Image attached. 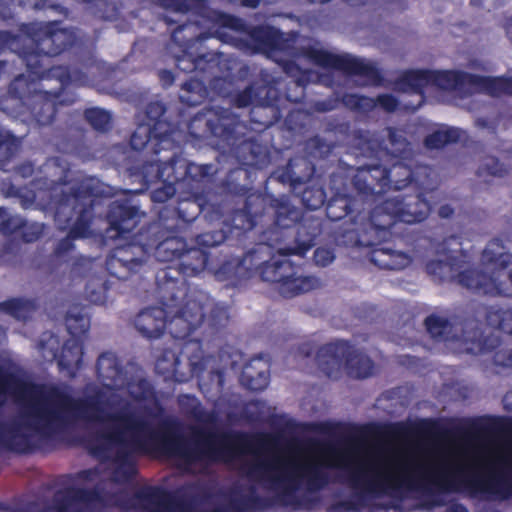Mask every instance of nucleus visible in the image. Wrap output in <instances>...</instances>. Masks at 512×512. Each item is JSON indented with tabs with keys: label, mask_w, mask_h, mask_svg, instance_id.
<instances>
[{
	"label": "nucleus",
	"mask_w": 512,
	"mask_h": 512,
	"mask_svg": "<svg viewBox=\"0 0 512 512\" xmlns=\"http://www.w3.org/2000/svg\"><path fill=\"white\" fill-rule=\"evenodd\" d=\"M179 143L177 142V168L175 175L183 188L189 187V190L199 191L201 184L216 173V167L213 164H196L188 162L179 155Z\"/></svg>",
	"instance_id": "7c9ffc66"
},
{
	"label": "nucleus",
	"mask_w": 512,
	"mask_h": 512,
	"mask_svg": "<svg viewBox=\"0 0 512 512\" xmlns=\"http://www.w3.org/2000/svg\"><path fill=\"white\" fill-rule=\"evenodd\" d=\"M0 446L18 454H27L34 450L30 437L20 433V426L17 423L0 425Z\"/></svg>",
	"instance_id": "c9c22d12"
},
{
	"label": "nucleus",
	"mask_w": 512,
	"mask_h": 512,
	"mask_svg": "<svg viewBox=\"0 0 512 512\" xmlns=\"http://www.w3.org/2000/svg\"><path fill=\"white\" fill-rule=\"evenodd\" d=\"M427 332L431 338L438 342L457 343L467 353H479L487 350L493 341L483 338L482 322L478 319H465L460 323V333L456 324L448 318L431 314L424 321Z\"/></svg>",
	"instance_id": "f3484780"
},
{
	"label": "nucleus",
	"mask_w": 512,
	"mask_h": 512,
	"mask_svg": "<svg viewBox=\"0 0 512 512\" xmlns=\"http://www.w3.org/2000/svg\"><path fill=\"white\" fill-rule=\"evenodd\" d=\"M480 279L479 294L512 297V268L508 273L509 284L499 280L498 271H493L489 274L482 270Z\"/></svg>",
	"instance_id": "37998d69"
},
{
	"label": "nucleus",
	"mask_w": 512,
	"mask_h": 512,
	"mask_svg": "<svg viewBox=\"0 0 512 512\" xmlns=\"http://www.w3.org/2000/svg\"><path fill=\"white\" fill-rule=\"evenodd\" d=\"M303 55L317 66L326 69H334L349 76H358L366 80L368 84L380 86L384 77L380 69L371 62L351 56L349 54L338 55L324 49L312 46L303 49Z\"/></svg>",
	"instance_id": "412c9836"
},
{
	"label": "nucleus",
	"mask_w": 512,
	"mask_h": 512,
	"mask_svg": "<svg viewBox=\"0 0 512 512\" xmlns=\"http://www.w3.org/2000/svg\"><path fill=\"white\" fill-rule=\"evenodd\" d=\"M209 18L218 29L226 28L235 32H246L248 29L247 24L242 18L222 11H211Z\"/></svg>",
	"instance_id": "13d9d810"
},
{
	"label": "nucleus",
	"mask_w": 512,
	"mask_h": 512,
	"mask_svg": "<svg viewBox=\"0 0 512 512\" xmlns=\"http://www.w3.org/2000/svg\"><path fill=\"white\" fill-rule=\"evenodd\" d=\"M474 312L476 316H484L488 326L512 336V308L478 304Z\"/></svg>",
	"instance_id": "4c0bfd02"
},
{
	"label": "nucleus",
	"mask_w": 512,
	"mask_h": 512,
	"mask_svg": "<svg viewBox=\"0 0 512 512\" xmlns=\"http://www.w3.org/2000/svg\"><path fill=\"white\" fill-rule=\"evenodd\" d=\"M288 468L297 476L306 478L309 490H320L329 482L323 464L305 463L300 465L292 461L285 462L277 456L271 460H257L247 463L241 467V470L249 479L263 481L270 488L279 490L277 500L281 505L296 507L300 504L296 497L298 482L293 473H286Z\"/></svg>",
	"instance_id": "9d476101"
},
{
	"label": "nucleus",
	"mask_w": 512,
	"mask_h": 512,
	"mask_svg": "<svg viewBox=\"0 0 512 512\" xmlns=\"http://www.w3.org/2000/svg\"><path fill=\"white\" fill-rule=\"evenodd\" d=\"M400 469L401 484L409 489L421 488L429 493L466 491L470 496L486 495L499 500L512 498V479L504 476H463L460 471L454 473L445 468L428 471L414 460L402 463Z\"/></svg>",
	"instance_id": "0eeeda50"
},
{
	"label": "nucleus",
	"mask_w": 512,
	"mask_h": 512,
	"mask_svg": "<svg viewBox=\"0 0 512 512\" xmlns=\"http://www.w3.org/2000/svg\"><path fill=\"white\" fill-rule=\"evenodd\" d=\"M95 369L99 382L107 389L120 390L125 387L127 374L115 353L110 351L101 353L97 358Z\"/></svg>",
	"instance_id": "c756f323"
},
{
	"label": "nucleus",
	"mask_w": 512,
	"mask_h": 512,
	"mask_svg": "<svg viewBox=\"0 0 512 512\" xmlns=\"http://www.w3.org/2000/svg\"><path fill=\"white\" fill-rule=\"evenodd\" d=\"M467 257L461 251L459 255H448L445 260L433 259L426 263L425 270L437 283H457L479 293L482 270L471 268Z\"/></svg>",
	"instance_id": "4be33fe9"
},
{
	"label": "nucleus",
	"mask_w": 512,
	"mask_h": 512,
	"mask_svg": "<svg viewBox=\"0 0 512 512\" xmlns=\"http://www.w3.org/2000/svg\"><path fill=\"white\" fill-rule=\"evenodd\" d=\"M357 195L361 198L362 203H359V200L356 197H353L347 193H341L338 189L334 193V195L327 201L326 205V216L329 220L333 222L341 221L346 219L347 217L350 220L352 228L343 229L336 237L335 240L338 244H343V234L347 231L358 230L361 231L364 223L369 219V214L367 216L363 215L365 210V203L371 198L365 199Z\"/></svg>",
	"instance_id": "5701e85b"
},
{
	"label": "nucleus",
	"mask_w": 512,
	"mask_h": 512,
	"mask_svg": "<svg viewBox=\"0 0 512 512\" xmlns=\"http://www.w3.org/2000/svg\"><path fill=\"white\" fill-rule=\"evenodd\" d=\"M130 389L131 396L137 401L149 400L155 395L154 387L146 378H140L136 382L126 380L125 387Z\"/></svg>",
	"instance_id": "774afa93"
},
{
	"label": "nucleus",
	"mask_w": 512,
	"mask_h": 512,
	"mask_svg": "<svg viewBox=\"0 0 512 512\" xmlns=\"http://www.w3.org/2000/svg\"><path fill=\"white\" fill-rule=\"evenodd\" d=\"M166 113V107L165 105L160 101H154L150 102L146 106L145 114L148 120H150V123H147L146 125L155 126L158 122L165 123L169 126V134L170 138L176 139V136L179 134V131L177 130L176 126L163 119V116Z\"/></svg>",
	"instance_id": "bf43d9fd"
},
{
	"label": "nucleus",
	"mask_w": 512,
	"mask_h": 512,
	"mask_svg": "<svg viewBox=\"0 0 512 512\" xmlns=\"http://www.w3.org/2000/svg\"><path fill=\"white\" fill-rule=\"evenodd\" d=\"M19 30L28 39V51H22L26 68L40 78L57 76L62 85L69 84V68L52 65V58L76 43L74 31L60 27L59 21L22 23Z\"/></svg>",
	"instance_id": "1a4fd4ad"
},
{
	"label": "nucleus",
	"mask_w": 512,
	"mask_h": 512,
	"mask_svg": "<svg viewBox=\"0 0 512 512\" xmlns=\"http://www.w3.org/2000/svg\"><path fill=\"white\" fill-rule=\"evenodd\" d=\"M299 212L297 211L295 220L291 226L292 236L287 237L282 243L285 245H296V238L305 240L306 234L300 235L299 228L302 225H313L317 233L313 240V245L303 253H282L277 247L265 244L262 239V231L259 235V242L256 247L249 250L242 258L231 257L225 260L214 272L215 278L219 281H227L228 285L237 287L241 285L242 280L251 278L254 273H258L261 280L277 285V290L284 298H292L299 294L311 291L316 287L317 279L313 276H300V267L294 265L288 259L267 261L258 257L264 249L275 250L282 256H304L316 244L317 237L321 234V222L319 219H306L298 222Z\"/></svg>",
	"instance_id": "7ed1b4c3"
},
{
	"label": "nucleus",
	"mask_w": 512,
	"mask_h": 512,
	"mask_svg": "<svg viewBox=\"0 0 512 512\" xmlns=\"http://www.w3.org/2000/svg\"><path fill=\"white\" fill-rule=\"evenodd\" d=\"M178 403L185 414L197 422L212 423L215 420L214 414L207 411L199 399L194 395H181L178 399Z\"/></svg>",
	"instance_id": "a18cd8bd"
},
{
	"label": "nucleus",
	"mask_w": 512,
	"mask_h": 512,
	"mask_svg": "<svg viewBox=\"0 0 512 512\" xmlns=\"http://www.w3.org/2000/svg\"><path fill=\"white\" fill-rule=\"evenodd\" d=\"M300 198L306 209L317 210L325 204L327 196L322 185L311 181L304 184V188L300 191Z\"/></svg>",
	"instance_id": "3c124183"
},
{
	"label": "nucleus",
	"mask_w": 512,
	"mask_h": 512,
	"mask_svg": "<svg viewBox=\"0 0 512 512\" xmlns=\"http://www.w3.org/2000/svg\"><path fill=\"white\" fill-rule=\"evenodd\" d=\"M507 77L506 76H483L471 74L470 94L487 93L491 96L507 95Z\"/></svg>",
	"instance_id": "79ce46f5"
},
{
	"label": "nucleus",
	"mask_w": 512,
	"mask_h": 512,
	"mask_svg": "<svg viewBox=\"0 0 512 512\" xmlns=\"http://www.w3.org/2000/svg\"><path fill=\"white\" fill-rule=\"evenodd\" d=\"M205 298L204 293L187 286V294L179 299V305L173 308L167 319L166 329L174 339L182 341L181 353L186 354L191 362L203 355L205 337L201 330L204 328Z\"/></svg>",
	"instance_id": "ddd939ff"
},
{
	"label": "nucleus",
	"mask_w": 512,
	"mask_h": 512,
	"mask_svg": "<svg viewBox=\"0 0 512 512\" xmlns=\"http://www.w3.org/2000/svg\"><path fill=\"white\" fill-rule=\"evenodd\" d=\"M193 144H209L236 157L243 166L261 169L269 162V152L255 137H246V126L225 108L206 107L188 122Z\"/></svg>",
	"instance_id": "39448f33"
},
{
	"label": "nucleus",
	"mask_w": 512,
	"mask_h": 512,
	"mask_svg": "<svg viewBox=\"0 0 512 512\" xmlns=\"http://www.w3.org/2000/svg\"><path fill=\"white\" fill-rule=\"evenodd\" d=\"M110 290L109 281L95 282L94 280L88 282L85 288L88 300L96 305H104L107 303Z\"/></svg>",
	"instance_id": "0e129e2a"
},
{
	"label": "nucleus",
	"mask_w": 512,
	"mask_h": 512,
	"mask_svg": "<svg viewBox=\"0 0 512 512\" xmlns=\"http://www.w3.org/2000/svg\"><path fill=\"white\" fill-rule=\"evenodd\" d=\"M105 265L108 273L118 280H127L140 270L129 263L120 261V258L112 251L108 254Z\"/></svg>",
	"instance_id": "4d7b16f0"
},
{
	"label": "nucleus",
	"mask_w": 512,
	"mask_h": 512,
	"mask_svg": "<svg viewBox=\"0 0 512 512\" xmlns=\"http://www.w3.org/2000/svg\"><path fill=\"white\" fill-rule=\"evenodd\" d=\"M413 193H404L390 197L375 205L369 211L367 220L368 233H373V238L367 235L350 233L354 243L371 245L376 241L391 235V228L397 222L407 224L420 223L427 219L431 212V204L426 197L423 186L411 188Z\"/></svg>",
	"instance_id": "9b49d317"
},
{
	"label": "nucleus",
	"mask_w": 512,
	"mask_h": 512,
	"mask_svg": "<svg viewBox=\"0 0 512 512\" xmlns=\"http://www.w3.org/2000/svg\"><path fill=\"white\" fill-rule=\"evenodd\" d=\"M354 189L365 199L376 202L390 189L402 190L421 186L415 171L406 163L397 161L387 168L381 164L363 165L352 178Z\"/></svg>",
	"instance_id": "4468645a"
},
{
	"label": "nucleus",
	"mask_w": 512,
	"mask_h": 512,
	"mask_svg": "<svg viewBox=\"0 0 512 512\" xmlns=\"http://www.w3.org/2000/svg\"><path fill=\"white\" fill-rule=\"evenodd\" d=\"M229 321L228 311L225 307L214 306L206 320L204 318V328L201 335L205 337V341H210L224 328Z\"/></svg>",
	"instance_id": "49530a36"
},
{
	"label": "nucleus",
	"mask_w": 512,
	"mask_h": 512,
	"mask_svg": "<svg viewBox=\"0 0 512 512\" xmlns=\"http://www.w3.org/2000/svg\"><path fill=\"white\" fill-rule=\"evenodd\" d=\"M133 237L135 239L125 245L115 247L112 252L120 258V261L140 269L144 264L142 256L149 252L145 228L138 235H133Z\"/></svg>",
	"instance_id": "e433bc0d"
},
{
	"label": "nucleus",
	"mask_w": 512,
	"mask_h": 512,
	"mask_svg": "<svg viewBox=\"0 0 512 512\" xmlns=\"http://www.w3.org/2000/svg\"><path fill=\"white\" fill-rule=\"evenodd\" d=\"M229 179V173L221 184L224 196L220 201H212L209 193H204L189 190V196L178 201L177 206L170 210L163 208L162 210L168 211L169 219L175 221L172 225L174 228L183 229L184 226L192 224L195 221L203 218L207 223L219 221L223 218L224 212H228L229 205H239L241 197H233L225 191L224 183Z\"/></svg>",
	"instance_id": "2eb2a0df"
},
{
	"label": "nucleus",
	"mask_w": 512,
	"mask_h": 512,
	"mask_svg": "<svg viewBox=\"0 0 512 512\" xmlns=\"http://www.w3.org/2000/svg\"><path fill=\"white\" fill-rule=\"evenodd\" d=\"M243 176L248 179V171L241 167L229 171V179L224 183L225 191L233 197H241V208L229 205L228 212L219 221H213L214 229L196 235L195 242L198 248L216 247L228 241L232 237L241 239L246 233L258 225L263 226L269 220V226L262 230V239L265 244L277 247L282 253H303L313 245L317 230L313 225H302L299 234H306L305 240L296 238V245H285L287 237L292 236L291 226L295 220L297 209L290 203L286 196L280 198L272 194L255 192L247 184L237 182Z\"/></svg>",
	"instance_id": "f03ea898"
},
{
	"label": "nucleus",
	"mask_w": 512,
	"mask_h": 512,
	"mask_svg": "<svg viewBox=\"0 0 512 512\" xmlns=\"http://www.w3.org/2000/svg\"><path fill=\"white\" fill-rule=\"evenodd\" d=\"M178 177L179 176L175 175V172H171L165 178L160 180L159 182L162 183V186L151 192L152 202L165 203L172 198L177 191L184 189L178 180Z\"/></svg>",
	"instance_id": "603ef678"
},
{
	"label": "nucleus",
	"mask_w": 512,
	"mask_h": 512,
	"mask_svg": "<svg viewBox=\"0 0 512 512\" xmlns=\"http://www.w3.org/2000/svg\"><path fill=\"white\" fill-rule=\"evenodd\" d=\"M334 148V143L327 142L319 135L309 138L305 143V150L313 158L324 159L332 153Z\"/></svg>",
	"instance_id": "680f3d73"
},
{
	"label": "nucleus",
	"mask_w": 512,
	"mask_h": 512,
	"mask_svg": "<svg viewBox=\"0 0 512 512\" xmlns=\"http://www.w3.org/2000/svg\"><path fill=\"white\" fill-rule=\"evenodd\" d=\"M395 84L400 91H411L423 95L424 88L431 86V70H406L396 79Z\"/></svg>",
	"instance_id": "ea45409f"
},
{
	"label": "nucleus",
	"mask_w": 512,
	"mask_h": 512,
	"mask_svg": "<svg viewBox=\"0 0 512 512\" xmlns=\"http://www.w3.org/2000/svg\"><path fill=\"white\" fill-rule=\"evenodd\" d=\"M315 359L318 368L328 378L336 377L343 365L347 374L356 379L368 378L374 371L373 360L345 340H336L319 347Z\"/></svg>",
	"instance_id": "dca6fc26"
},
{
	"label": "nucleus",
	"mask_w": 512,
	"mask_h": 512,
	"mask_svg": "<svg viewBox=\"0 0 512 512\" xmlns=\"http://www.w3.org/2000/svg\"><path fill=\"white\" fill-rule=\"evenodd\" d=\"M20 140L10 131L0 128V161L14 157L20 149Z\"/></svg>",
	"instance_id": "338daca9"
},
{
	"label": "nucleus",
	"mask_w": 512,
	"mask_h": 512,
	"mask_svg": "<svg viewBox=\"0 0 512 512\" xmlns=\"http://www.w3.org/2000/svg\"><path fill=\"white\" fill-rule=\"evenodd\" d=\"M83 355L82 339L70 338L66 340L58 359V366L60 370L67 371L71 378L75 377L82 367Z\"/></svg>",
	"instance_id": "58836bf2"
},
{
	"label": "nucleus",
	"mask_w": 512,
	"mask_h": 512,
	"mask_svg": "<svg viewBox=\"0 0 512 512\" xmlns=\"http://www.w3.org/2000/svg\"><path fill=\"white\" fill-rule=\"evenodd\" d=\"M315 164L308 156L296 155L289 159L284 167L272 172L271 178L282 184H288L294 192L309 183L315 174Z\"/></svg>",
	"instance_id": "c85d7f7f"
},
{
	"label": "nucleus",
	"mask_w": 512,
	"mask_h": 512,
	"mask_svg": "<svg viewBox=\"0 0 512 512\" xmlns=\"http://www.w3.org/2000/svg\"><path fill=\"white\" fill-rule=\"evenodd\" d=\"M345 468L346 483L359 504L382 495L392 483V476L386 465L376 458L354 467L345 464Z\"/></svg>",
	"instance_id": "6ab92c4d"
},
{
	"label": "nucleus",
	"mask_w": 512,
	"mask_h": 512,
	"mask_svg": "<svg viewBox=\"0 0 512 512\" xmlns=\"http://www.w3.org/2000/svg\"><path fill=\"white\" fill-rule=\"evenodd\" d=\"M29 76L17 75L8 86V99L16 104L9 113L22 117L24 121L38 126H48L55 120L58 107L66 105L62 98L64 87L60 82L59 88L53 92L38 88L39 81L57 76L38 77L28 69Z\"/></svg>",
	"instance_id": "f8f14e48"
},
{
	"label": "nucleus",
	"mask_w": 512,
	"mask_h": 512,
	"mask_svg": "<svg viewBox=\"0 0 512 512\" xmlns=\"http://www.w3.org/2000/svg\"><path fill=\"white\" fill-rule=\"evenodd\" d=\"M240 382L250 391H263L270 382L269 366L260 358L251 359L242 369Z\"/></svg>",
	"instance_id": "72a5a7b5"
},
{
	"label": "nucleus",
	"mask_w": 512,
	"mask_h": 512,
	"mask_svg": "<svg viewBox=\"0 0 512 512\" xmlns=\"http://www.w3.org/2000/svg\"><path fill=\"white\" fill-rule=\"evenodd\" d=\"M248 35L258 49L266 52L284 51L287 45L284 34L272 26H254Z\"/></svg>",
	"instance_id": "473e14b6"
},
{
	"label": "nucleus",
	"mask_w": 512,
	"mask_h": 512,
	"mask_svg": "<svg viewBox=\"0 0 512 512\" xmlns=\"http://www.w3.org/2000/svg\"><path fill=\"white\" fill-rule=\"evenodd\" d=\"M461 130L458 128L438 129L424 138V146L427 149H442L449 144L457 143L460 140Z\"/></svg>",
	"instance_id": "de8ad7c7"
},
{
	"label": "nucleus",
	"mask_w": 512,
	"mask_h": 512,
	"mask_svg": "<svg viewBox=\"0 0 512 512\" xmlns=\"http://www.w3.org/2000/svg\"><path fill=\"white\" fill-rule=\"evenodd\" d=\"M198 30L199 26L196 22H186L175 28L171 34L172 42L181 48V54L175 58L177 69L194 74L182 84L184 93L179 97L180 101L188 106H197L206 99L207 83L215 87L218 82L224 81L218 75L220 53L193 52L197 45H201L211 37L210 33H200Z\"/></svg>",
	"instance_id": "423d86ee"
},
{
	"label": "nucleus",
	"mask_w": 512,
	"mask_h": 512,
	"mask_svg": "<svg viewBox=\"0 0 512 512\" xmlns=\"http://www.w3.org/2000/svg\"><path fill=\"white\" fill-rule=\"evenodd\" d=\"M97 497L98 492L94 489L70 487L66 489L65 497L56 499L54 508L56 512H82L81 508L73 506L72 503H88L96 500Z\"/></svg>",
	"instance_id": "a19ab883"
},
{
	"label": "nucleus",
	"mask_w": 512,
	"mask_h": 512,
	"mask_svg": "<svg viewBox=\"0 0 512 512\" xmlns=\"http://www.w3.org/2000/svg\"><path fill=\"white\" fill-rule=\"evenodd\" d=\"M471 74L455 70H431V86L441 90L470 94Z\"/></svg>",
	"instance_id": "2f4dec72"
},
{
	"label": "nucleus",
	"mask_w": 512,
	"mask_h": 512,
	"mask_svg": "<svg viewBox=\"0 0 512 512\" xmlns=\"http://www.w3.org/2000/svg\"><path fill=\"white\" fill-rule=\"evenodd\" d=\"M368 225L367 222L364 223L362 230L359 231L353 230V231H347L343 234V245L350 246V247H369L371 248V251L369 253V260L371 263H373L375 266L379 267L380 269H386V270H401L406 268L411 263V257L401 251H396L391 248L382 247V243L387 240L390 235L385 237L384 239H381L379 241H376L371 245L366 244H360V243H354V240L350 236V233H357V235H367V238H373V233H368Z\"/></svg>",
	"instance_id": "b1692460"
},
{
	"label": "nucleus",
	"mask_w": 512,
	"mask_h": 512,
	"mask_svg": "<svg viewBox=\"0 0 512 512\" xmlns=\"http://www.w3.org/2000/svg\"><path fill=\"white\" fill-rule=\"evenodd\" d=\"M70 172V165L65 159L58 156L48 158L40 167V173L43 176L36 177L31 181L32 188L29 190V202L34 203L37 199H40L45 201L51 209H54L56 200L60 196L70 194L73 188L88 179V177H85L77 181L69 191H66L63 187L70 183ZM89 178L92 177L89 176Z\"/></svg>",
	"instance_id": "a211bd4d"
},
{
	"label": "nucleus",
	"mask_w": 512,
	"mask_h": 512,
	"mask_svg": "<svg viewBox=\"0 0 512 512\" xmlns=\"http://www.w3.org/2000/svg\"><path fill=\"white\" fill-rule=\"evenodd\" d=\"M504 245L501 239L495 238L489 241L482 252V261L484 264L492 265L497 270L507 268L511 262L512 255L504 251Z\"/></svg>",
	"instance_id": "c03bdc74"
},
{
	"label": "nucleus",
	"mask_w": 512,
	"mask_h": 512,
	"mask_svg": "<svg viewBox=\"0 0 512 512\" xmlns=\"http://www.w3.org/2000/svg\"><path fill=\"white\" fill-rule=\"evenodd\" d=\"M168 211L160 210L159 221L145 228L149 251L154 250L159 262L168 263L158 269L155 281L162 301L175 305V300L187 294V278L202 273L208 264L209 254L200 248L188 247L179 228L169 223Z\"/></svg>",
	"instance_id": "20e7f679"
},
{
	"label": "nucleus",
	"mask_w": 512,
	"mask_h": 512,
	"mask_svg": "<svg viewBox=\"0 0 512 512\" xmlns=\"http://www.w3.org/2000/svg\"><path fill=\"white\" fill-rule=\"evenodd\" d=\"M6 50H10L18 54L24 62V54L22 51H28L27 36L22 32L21 35H17L10 31L0 30V54Z\"/></svg>",
	"instance_id": "864d4df0"
},
{
	"label": "nucleus",
	"mask_w": 512,
	"mask_h": 512,
	"mask_svg": "<svg viewBox=\"0 0 512 512\" xmlns=\"http://www.w3.org/2000/svg\"><path fill=\"white\" fill-rule=\"evenodd\" d=\"M116 461L118 466L116 467L114 474L117 479L128 481L136 474L135 463L130 459L128 451L119 450L116 455Z\"/></svg>",
	"instance_id": "69168bd1"
},
{
	"label": "nucleus",
	"mask_w": 512,
	"mask_h": 512,
	"mask_svg": "<svg viewBox=\"0 0 512 512\" xmlns=\"http://www.w3.org/2000/svg\"><path fill=\"white\" fill-rule=\"evenodd\" d=\"M108 227L105 236L109 239H129L140 220L139 206L133 204L131 197L114 200L109 204L106 214Z\"/></svg>",
	"instance_id": "393cba45"
},
{
	"label": "nucleus",
	"mask_w": 512,
	"mask_h": 512,
	"mask_svg": "<svg viewBox=\"0 0 512 512\" xmlns=\"http://www.w3.org/2000/svg\"><path fill=\"white\" fill-rule=\"evenodd\" d=\"M198 489L196 484L184 485L174 492L161 486H145L135 492L134 498L142 504L155 506L149 512H191L198 500L211 497L206 491L197 492Z\"/></svg>",
	"instance_id": "aec40b11"
},
{
	"label": "nucleus",
	"mask_w": 512,
	"mask_h": 512,
	"mask_svg": "<svg viewBox=\"0 0 512 512\" xmlns=\"http://www.w3.org/2000/svg\"><path fill=\"white\" fill-rule=\"evenodd\" d=\"M169 126L158 122L155 126L140 124L130 137V146L135 151H146L158 156L161 151L177 148V140L170 138Z\"/></svg>",
	"instance_id": "a878e982"
},
{
	"label": "nucleus",
	"mask_w": 512,
	"mask_h": 512,
	"mask_svg": "<svg viewBox=\"0 0 512 512\" xmlns=\"http://www.w3.org/2000/svg\"><path fill=\"white\" fill-rule=\"evenodd\" d=\"M77 308L78 307H73L67 312L65 316V325L68 333L71 335V338L81 339L89 331L90 319L82 312L83 308H81L80 311L75 312Z\"/></svg>",
	"instance_id": "8fccbe9b"
},
{
	"label": "nucleus",
	"mask_w": 512,
	"mask_h": 512,
	"mask_svg": "<svg viewBox=\"0 0 512 512\" xmlns=\"http://www.w3.org/2000/svg\"><path fill=\"white\" fill-rule=\"evenodd\" d=\"M111 187L98 178H88L73 188L70 194H64L56 200L54 219L60 230H65L74 217L66 237L58 241L54 256L64 258L75 249L74 241L92 236L94 204L98 198L111 197Z\"/></svg>",
	"instance_id": "6e6552de"
},
{
	"label": "nucleus",
	"mask_w": 512,
	"mask_h": 512,
	"mask_svg": "<svg viewBox=\"0 0 512 512\" xmlns=\"http://www.w3.org/2000/svg\"><path fill=\"white\" fill-rule=\"evenodd\" d=\"M483 338H491L493 341H489L488 344H492L487 350L483 352H479V354H484L487 352H494L493 354V363L496 366H500L503 368L512 367V348L506 349L501 348V339L498 336L493 335H484ZM474 355H478V353H473Z\"/></svg>",
	"instance_id": "6e6d98bb"
},
{
	"label": "nucleus",
	"mask_w": 512,
	"mask_h": 512,
	"mask_svg": "<svg viewBox=\"0 0 512 512\" xmlns=\"http://www.w3.org/2000/svg\"><path fill=\"white\" fill-rule=\"evenodd\" d=\"M34 308L35 305L33 301L21 298H11L0 303L1 311L18 320H26Z\"/></svg>",
	"instance_id": "5fc2aeb1"
},
{
	"label": "nucleus",
	"mask_w": 512,
	"mask_h": 512,
	"mask_svg": "<svg viewBox=\"0 0 512 512\" xmlns=\"http://www.w3.org/2000/svg\"><path fill=\"white\" fill-rule=\"evenodd\" d=\"M171 155L166 160L157 158L145 161L140 167L142 182L146 186L155 184L165 178L169 173L176 172L177 150H170Z\"/></svg>",
	"instance_id": "f704fd0d"
},
{
	"label": "nucleus",
	"mask_w": 512,
	"mask_h": 512,
	"mask_svg": "<svg viewBox=\"0 0 512 512\" xmlns=\"http://www.w3.org/2000/svg\"><path fill=\"white\" fill-rule=\"evenodd\" d=\"M83 116L91 128L98 133H108L113 127L112 114L103 108H87L84 110Z\"/></svg>",
	"instance_id": "09e8293b"
},
{
	"label": "nucleus",
	"mask_w": 512,
	"mask_h": 512,
	"mask_svg": "<svg viewBox=\"0 0 512 512\" xmlns=\"http://www.w3.org/2000/svg\"><path fill=\"white\" fill-rule=\"evenodd\" d=\"M156 294L161 306H153L141 310L134 320L135 328L147 339H157L163 335L169 313H173V308L179 305V299L182 298L179 297L175 300V305H166L161 299L157 285Z\"/></svg>",
	"instance_id": "cd10ccee"
},
{
	"label": "nucleus",
	"mask_w": 512,
	"mask_h": 512,
	"mask_svg": "<svg viewBox=\"0 0 512 512\" xmlns=\"http://www.w3.org/2000/svg\"><path fill=\"white\" fill-rule=\"evenodd\" d=\"M103 397L100 390L93 395L75 398L59 386L45 388L41 385V436L51 438L77 420L111 422V427L96 433L99 443L92 447L94 454H102L112 445L141 453L158 450L189 466L228 463L254 450L271 451L280 446L281 438L277 435L243 431L218 434L202 427L193 428L192 436L185 438L178 433L175 421H165L159 430H153L146 419L132 412L106 413Z\"/></svg>",
	"instance_id": "f257e3e1"
},
{
	"label": "nucleus",
	"mask_w": 512,
	"mask_h": 512,
	"mask_svg": "<svg viewBox=\"0 0 512 512\" xmlns=\"http://www.w3.org/2000/svg\"><path fill=\"white\" fill-rule=\"evenodd\" d=\"M281 91L274 83H263L258 92V101L250 109L251 123L257 124L261 129H266L277 123L282 118L280 108Z\"/></svg>",
	"instance_id": "bb28decb"
},
{
	"label": "nucleus",
	"mask_w": 512,
	"mask_h": 512,
	"mask_svg": "<svg viewBox=\"0 0 512 512\" xmlns=\"http://www.w3.org/2000/svg\"><path fill=\"white\" fill-rule=\"evenodd\" d=\"M342 103L345 107L356 112H370L376 108L374 98L359 94H344Z\"/></svg>",
	"instance_id": "e2e57ef3"
},
{
	"label": "nucleus",
	"mask_w": 512,
	"mask_h": 512,
	"mask_svg": "<svg viewBox=\"0 0 512 512\" xmlns=\"http://www.w3.org/2000/svg\"><path fill=\"white\" fill-rule=\"evenodd\" d=\"M261 83H252L234 94L232 97V104L237 108L253 107L258 101V92L260 90Z\"/></svg>",
	"instance_id": "052dcab7"
}]
</instances>
